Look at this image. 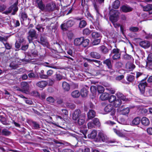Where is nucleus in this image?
<instances>
[{
  "mask_svg": "<svg viewBox=\"0 0 152 152\" xmlns=\"http://www.w3.org/2000/svg\"><path fill=\"white\" fill-rule=\"evenodd\" d=\"M110 20L112 23L116 22L118 20V18L120 14L119 12L117 10H111L110 11Z\"/></svg>",
  "mask_w": 152,
  "mask_h": 152,
  "instance_id": "f257e3e1",
  "label": "nucleus"
},
{
  "mask_svg": "<svg viewBox=\"0 0 152 152\" xmlns=\"http://www.w3.org/2000/svg\"><path fill=\"white\" fill-rule=\"evenodd\" d=\"M38 35L37 34L36 31L34 29H30L28 32V39L29 43H31L34 39L37 38Z\"/></svg>",
  "mask_w": 152,
  "mask_h": 152,
  "instance_id": "f03ea898",
  "label": "nucleus"
},
{
  "mask_svg": "<svg viewBox=\"0 0 152 152\" xmlns=\"http://www.w3.org/2000/svg\"><path fill=\"white\" fill-rule=\"evenodd\" d=\"M113 54L112 56V58L114 60L118 59L120 58L121 53L120 50L117 48L113 49L111 51L110 55V56Z\"/></svg>",
  "mask_w": 152,
  "mask_h": 152,
  "instance_id": "7ed1b4c3",
  "label": "nucleus"
},
{
  "mask_svg": "<svg viewBox=\"0 0 152 152\" xmlns=\"http://www.w3.org/2000/svg\"><path fill=\"white\" fill-rule=\"evenodd\" d=\"M18 3H15L13 5H11L8 9V10L5 12L6 14H8L11 12L12 11V15H15V12L18 11V8L17 6Z\"/></svg>",
  "mask_w": 152,
  "mask_h": 152,
  "instance_id": "20e7f679",
  "label": "nucleus"
},
{
  "mask_svg": "<svg viewBox=\"0 0 152 152\" xmlns=\"http://www.w3.org/2000/svg\"><path fill=\"white\" fill-rule=\"evenodd\" d=\"M82 115V114L80 109L75 110L72 114V119L76 121Z\"/></svg>",
  "mask_w": 152,
  "mask_h": 152,
  "instance_id": "39448f33",
  "label": "nucleus"
},
{
  "mask_svg": "<svg viewBox=\"0 0 152 152\" xmlns=\"http://www.w3.org/2000/svg\"><path fill=\"white\" fill-rule=\"evenodd\" d=\"M103 63L104 64L106 65L108 69H111L112 70V71H107L109 72L111 75L112 74L114 73L115 71L114 70L112 69L113 66L112 64L111 61L110 59H106L103 61Z\"/></svg>",
  "mask_w": 152,
  "mask_h": 152,
  "instance_id": "423d86ee",
  "label": "nucleus"
},
{
  "mask_svg": "<svg viewBox=\"0 0 152 152\" xmlns=\"http://www.w3.org/2000/svg\"><path fill=\"white\" fill-rule=\"evenodd\" d=\"M21 91L22 92L27 93L29 88V86L28 83L23 82L21 83Z\"/></svg>",
  "mask_w": 152,
  "mask_h": 152,
  "instance_id": "0eeeda50",
  "label": "nucleus"
},
{
  "mask_svg": "<svg viewBox=\"0 0 152 152\" xmlns=\"http://www.w3.org/2000/svg\"><path fill=\"white\" fill-rule=\"evenodd\" d=\"M75 22L73 20H69L67 21L66 23L62 24L61 27L62 29H66V27H70L72 26L75 24Z\"/></svg>",
  "mask_w": 152,
  "mask_h": 152,
  "instance_id": "6e6552de",
  "label": "nucleus"
},
{
  "mask_svg": "<svg viewBox=\"0 0 152 152\" xmlns=\"http://www.w3.org/2000/svg\"><path fill=\"white\" fill-rule=\"evenodd\" d=\"M146 82L144 81L140 82L138 85V87L142 94L144 93L145 87L147 86Z\"/></svg>",
  "mask_w": 152,
  "mask_h": 152,
  "instance_id": "1a4fd4ad",
  "label": "nucleus"
},
{
  "mask_svg": "<svg viewBox=\"0 0 152 152\" xmlns=\"http://www.w3.org/2000/svg\"><path fill=\"white\" fill-rule=\"evenodd\" d=\"M56 7L55 4L53 3H50L46 5L44 10L46 11H52Z\"/></svg>",
  "mask_w": 152,
  "mask_h": 152,
  "instance_id": "9d476101",
  "label": "nucleus"
},
{
  "mask_svg": "<svg viewBox=\"0 0 152 152\" xmlns=\"http://www.w3.org/2000/svg\"><path fill=\"white\" fill-rule=\"evenodd\" d=\"M133 8L128 5H124L120 7V10L124 12L127 13L132 11Z\"/></svg>",
  "mask_w": 152,
  "mask_h": 152,
  "instance_id": "9b49d317",
  "label": "nucleus"
},
{
  "mask_svg": "<svg viewBox=\"0 0 152 152\" xmlns=\"http://www.w3.org/2000/svg\"><path fill=\"white\" fill-rule=\"evenodd\" d=\"M135 67V65L132 63L128 62L126 64L125 68L129 71H132Z\"/></svg>",
  "mask_w": 152,
  "mask_h": 152,
  "instance_id": "f8f14e48",
  "label": "nucleus"
},
{
  "mask_svg": "<svg viewBox=\"0 0 152 152\" xmlns=\"http://www.w3.org/2000/svg\"><path fill=\"white\" fill-rule=\"evenodd\" d=\"M98 137L99 138V140H97L96 141H98L101 140L103 142L106 141L107 140V137L106 135L102 132H100L98 133Z\"/></svg>",
  "mask_w": 152,
  "mask_h": 152,
  "instance_id": "ddd939ff",
  "label": "nucleus"
},
{
  "mask_svg": "<svg viewBox=\"0 0 152 152\" xmlns=\"http://www.w3.org/2000/svg\"><path fill=\"white\" fill-rule=\"evenodd\" d=\"M85 114L82 113V115L77 119V123L79 125H82L85 123Z\"/></svg>",
  "mask_w": 152,
  "mask_h": 152,
  "instance_id": "4468645a",
  "label": "nucleus"
},
{
  "mask_svg": "<svg viewBox=\"0 0 152 152\" xmlns=\"http://www.w3.org/2000/svg\"><path fill=\"white\" fill-rule=\"evenodd\" d=\"M48 82L45 81H41L36 83L37 86L41 88H43L46 87L48 84Z\"/></svg>",
  "mask_w": 152,
  "mask_h": 152,
  "instance_id": "2eb2a0df",
  "label": "nucleus"
},
{
  "mask_svg": "<svg viewBox=\"0 0 152 152\" xmlns=\"http://www.w3.org/2000/svg\"><path fill=\"white\" fill-rule=\"evenodd\" d=\"M140 45L144 48H148L150 46V43L147 41H143L140 42L139 43Z\"/></svg>",
  "mask_w": 152,
  "mask_h": 152,
  "instance_id": "dca6fc26",
  "label": "nucleus"
},
{
  "mask_svg": "<svg viewBox=\"0 0 152 152\" xmlns=\"http://www.w3.org/2000/svg\"><path fill=\"white\" fill-rule=\"evenodd\" d=\"M96 112L93 110H90L87 113L88 118V119H91L94 118L95 116Z\"/></svg>",
  "mask_w": 152,
  "mask_h": 152,
  "instance_id": "f3484780",
  "label": "nucleus"
},
{
  "mask_svg": "<svg viewBox=\"0 0 152 152\" xmlns=\"http://www.w3.org/2000/svg\"><path fill=\"white\" fill-rule=\"evenodd\" d=\"M99 50L102 53L104 54H107L109 52V50L105 46L102 45L99 48Z\"/></svg>",
  "mask_w": 152,
  "mask_h": 152,
  "instance_id": "a211bd4d",
  "label": "nucleus"
},
{
  "mask_svg": "<svg viewBox=\"0 0 152 152\" xmlns=\"http://www.w3.org/2000/svg\"><path fill=\"white\" fill-rule=\"evenodd\" d=\"M83 41V37L76 38L75 39L74 43L76 45H81Z\"/></svg>",
  "mask_w": 152,
  "mask_h": 152,
  "instance_id": "6ab92c4d",
  "label": "nucleus"
},
{
  "mask_svg": "<svg viewBox=\"0 0 152 152\" xmlns=\"http://www.w3.org/2000/svg\"><path fill=\"white\" fill-rule=\"evenodd\" d=\"M90 56L93 58L99 59L100 58V55L96 52H92L90 53Z\"/></svg>",
  "mask_w": 152,
  "mask_h": 152,
  "instance_id": "aec40b11",
  "label": "nucleus"
},
{
  "mask_svg": "<svg viewBox=\"0 0 152 152\" xmlns=\"http://www.w3.org/2000/svg\"><path fill=\"white\" fill-rule=\"evenodd\" d=\"M0 121L3 124L7 125L9 124V122L5 117L3 115H0Z\"/></svg>",
  "mask_w": 152,
  "mask_h": 152,
  "instance_id": "412c9836",
  "label": "nucleus"
},
{
  "mask_svg": "<svg viewBox=\"0 0 152 152\" xmlns=\"http://www.w3.org/2000/svg\"><path fill=\"white\" fill-rule=\"evenodd\" d=\"M9 66L12 69L17 68L18 67L17 61L15 60L12 61L9 65Z\"/></svg>",
  "mask_w": 152,
  "mask_h": 152,
  "instance_id": "4be33fe9",
  "label": "nucleus"
},
{
  "mask_svg": "<svg viewBox=\"0 0 152 152\" xmlns=\"http://www.w3.org/2000/svg\"><path fill=\"white\" fill-rule=\"evenodd\" d=\"M97 134V132L95 130H94L88 135V137L89 138L94 139L96 137Z\"/></svg>",
  "mask_w": 152,
  "mask_h": 152,
  "instance_id": "5701e85b",
  "label": "nucleus"
},
{
  "mask_svg": "<svg viewBox=\"0 0 152 152\" xmlns=\"http://www.w3.org/2000/svg\"><path fill=\"white\" fill-rule=\"evenodd\" d=\"M142 124L145 126H147L149 124V121L148 118L145 117H143L142 118L141 120Z\"/></svg>",
  "mask_w": 152,
  "mask_h": 152,
  "instance_id": "b1692460",
  "label": "nucleus"
},
{
  "mask_svg": "<svg viewBox=\"0 0 152 152\" xmlns=\"http://www.w3.org/2000/svg\"><path fill=\"white\" fill-rule=\"evenodd\" d=\"M36 2L39 8L42 10H44L45 6L42 3V0H36Z\"/></svg>",
  "mask_w": 152,
  "mask_h": 152,
  "instance_id": "393cba45",
  "label": "nucleus"
},
{
  "mask_svg": "<svg viewBox=\"0 0 152 152\" xmlns=\"http://www.w3.org/2000/svg\"><path fill=\"white\" fill-rule=\"evenodd\" d=\"M85 59L90 63H91L92 62H94L96 63L97 64V65H96L97 67H99V66L101 65L102 64V63L100 61L96 60L91 59L88 58H86Z\"/></svg>",
  "mask_w": 152,
  "mask_h": 152,
  "instance_id": "a878e982",
  "label": "nucleus"
},
{
  "mask_svg": "<svg viewBox=\"0 0 152 152\" xmlns=\"http://www.w3.org/2000/svg\"><path fill=\"white\" fill-rule=\"evenodd\" d=\"M144 11H148L152 10V4H148L142 7Z\"/></svg>",
  "mask_w": 152,
  "mask_h": 152,
  "instance_id": "bb28decb",
  "label": "nucleus"
},
{
  "mask_svg": "<svg viewBox=\"0 0 152 152\" xmlns=\"http://www.w3.org/2000/svg\"><path fill=\"white\" fill-rule=\"evenodd\" d=\"M113 109L112 105L109 104L107 105L104 108V111L107 113H108L112 110Z\"/></svg>",
  "mask_w": 152,
  "mask_h": 152,
  "instance_id": "cd10ccee",
  "label": "nucleus"
},
{
  "mask_svg": "<svg viewBox=\"0 0 152 152\" xmlns=\"http://www.w3.org/2000/svg\"><path fill=\"white\" fill-rule=\"evenodd\" d=\"M80 93L78 90L74 91L71 94L72 96L74 98L78 97L80 96Z\"/></svg>",
  "mask_w": 152,
  "mask_h": 152,
  "instance_id": "c85d7f7f",
  "label": "nucleus"
},
{
  "mask_svg": "<svg viewBox=\"0 0 152 152\" xmlns=\"http://www.w3.org/2000/svg\"><path fill=\"white\" fill-rule=\"evenodd\" d=\"M118 111H120L121 112V113L124 115H126L128 114L129 112V108L127 107L125 109L121 110L120 108H118Z\"/></svg>",
  "mask_w": 152,
  "mask_h": 152,
  "instance_id": "c756f323",
  "label": "nucleus"
},
{
  "mask_svg": "<svg viewBox=\"0 0 152 152\" xmlns=\"http://www.w3.org/2000/svg\"><path fill=\"white\" fill-rule=\"evenodd\" d=\"M140 118L139 117L135 118L132 121V124L133 125H138L140 121Z\"/></svg>",
  "mask_w": 152,
  "mask_h": 152,
  "instance_id": "7c9ffc66",
  "label": "nucleus"
},
{
  "mask_svg": "<svg viewBox=\"0 0 152 152\" xmlns=\"http://www.w3.org/2000/svg\"><path fill=\"white\" fill-rule=\"evenodd\" d=\"M62 87L66 91H68L70 89L69 85L65 82H64L62 83Z\"/></svg>",
  "mask_w": 152,
  "mask_h": 152,
  "instance_id": "2f4dec72",
  "label": "nucleus"
},
{
  "mask_svg": "<svg viewBox=\"0 0 152 152\" xmlns=\"http://www.w3.org/2000/svg\"><path fill=\"white\" fill-rule=\"evenodd\" d=\"M109 98V94L106 93L102 94L100 96V98L102 100L107 99Z\"/></svg>",
  "mask_w": 152,
  "mask_h": 152,
  "instance_id": "473e14b6",
  "label": "nucleus"
},
{
  "mask_svg": "<svg viewBox=\"0 0 152 152\" xmlns=\"http://www.w3.org/2000/svg\"><path fill=\"white\" fill-rule=\"evenodd\" d=\"M120 5V1L118 0H116L114 2L112 5L113 8L117 9L119 8Z\"/></svg>",
  "mask_w": 152,
  "mask_h": 152,
  "instance_id": "72a5a7b5",
  "label": "nucleus"
},
{
  "mask_svg": "<svg viewBox=\"0 0 152 152\" xmlns=\"http://www.w3.org/2000/svg\"><path fill=\"white\" fill-rule=\"evenodd\" d=\"M121 99H116L113 103V106L115 107H118L121 104Z\"/></svg>",
  "mask_w": 152,
  "mask_h": 152,
  "instance_id": "f704fd0d",
  "label": "nucleus"
},
{
  "mask_svg": "<svg viewBox=\"0 0 152 152\" xmlns=\"http://www.w3.org/2000/svg\"><path fill=\"white\" fill-rule=\"evenodd\" d=\"M88 93V91L85 88H83L81 89V91L80 94L82 96L86 97L87 96Z\"/></svg>",
  "mask_w": 152,
  "mask_h": 152,
  "instance_id": "c9c22d12",
  "label": "nucleus"
},
{
  "mask_svg": "<svg viewBox=\"0 0 152 152\" xmlns=\"http://www.w3.org/2000/svg\"><path fill=\"white\" fill-rule=\"evenodd\" d=\"M141 28H140V30H141ZM139 30V28L137 27L132 26L129 28V30L130 31L134 32H138Z\"/></svg>",
  "mask_w": 152,
  "mask_h": 152,
  "instance_id": "e433bc0d",
  "label": "nucleus"
},
{
  "mask_svg": "<svg viewBox=\"0 0 152 152\" xmlns=\"http://www.w3.org/2000/svg\"><path fill=\"white\" fill-rule=\"evenodd\" d=\"M87 25L86 21L84 20H82L80 21L79 23V27L80 28H83L86 26Z\"/></svg>",
  "mask_w": 152,
  "mask_h": 152,
  "instance_id": "4c0bfd02",
  "label": "nucleus"
},
{
  "mask_svg": "<svg viewBox=\"0 0 152 152\" xmlns=\"http://www.w3.org/2000/svg\"><path fill=\"white\" fill-rule=\"evenodd\" d=\"M134 76L131 75H129L126 77V79L130 82H132L134 81Z\"/></svg>",
  "mask_w": 152,
  "mask_h": 152,
  "instance_id": "58836bf2",
  "label": "nucleus"
},
{
  "mask_svg": "<svg viewBox=\"0 0 152 152\" xmlns=\"http://www.w3.org/2000/svg\"><path fill=\"white\" fill-rule=\"evenodd\" d=\"M66 106L68 108L72 109L75 108V105L74 103H72L68 102L66 103Z\"/></svg>",
  "mask_w": 152,
  "mask_h": 152,
  "instance_id": "ea45409f",
  "label": "nucleus"
},
{
  "mask_svg": "<svg viewBox=\"0 0 152 152\" xmlns=\"http://www.w3.org/2000/svg\"><path fill=\"white\" fill-rule=\"evenodd\" d=\"M89 41L88 39H84V37H83V41L81 45L83 46L86 47L88 45Z\"/></svg>",
  "mask_w": 152,
  "mask_h": 152,
  "instance_id": "a19ab883",
  "label": "nucleus"
},
{
  "mask_svg": "<svg viewBox=\"0 0 152 152\" xmlns=\"http://www.w3.org/2000/svg\"><path fill=\"white\" fill-rule=\"evenodd\" d=\"M46 101L48 103L52 104L54 102V99L52 96H49L46 99Z\"/></svg>",
  "mask_w": 152,
  "mask_h": 152,
  "instance_id": "79ce46f5",
  "label": "nucleus"
},
{
  "mask_svg": "<svg viewBox=\"0 0 152 152\" xmlns=\"http://www.w3.org/2000/svg\"><path fill=\"white\" fill-rule=\"evenodd\" d=\"M113 130L114 132L119 137H124V134L120 130L115 129H113Z\"/></svg>",
  "mask_w": 152,
  "mask_h": 152,
  "instance_id": "37998d69",
  "label": "nucleus"
},
{
  "mask_svg": "<svg viewBox=\"0 0 152 152\" xmlns=\"http://www.w3.org/2000/svg\"><path fill=\"white\" fill-rule=\"evenodd\" d=\"M40 41H37V42L40 43H41V44L42 45H46V43H47V41L46 39L43 38V37H42L41 36L40 38Z\"/></svg>",
  "mask_w": 152,
  "mask_h": 152,
  "instance_id": "c03bdc74",
  "label": "nucleus"
},
{
  "mask_svg": "<svg viewBox=\"0 0 152 152\" xmlns=\"http://www.w3.org/2000/svg\"><path fill=\"white\" fill-rule=\"evenodd\" d=\"M116 95L118 98L123 100L124 101H125V98L123 94L120 92H118L116 94Z\"/></svg>",
  "mask_w": 152,
  "mask_h": 152,
  "instance_id": "a18cd8bd",
  "label": "nucleus"
},
{
  "mask_svg": "<svg viewBox=\"0 0 152 152\" xmlns=\"http://www.w3.org/2000/svg\"><path fill=\"white\" fill-rule=\"evenodd\" d=\"M1 134L3 135L7 136L10 134V132L7 129H4L2 130Z\"/></svg>",
  "mask_w": 152,
  "mask_h": 152,
  "instance_id": "49530a36",
  "label": "nucleus"
},
{
  "mask_svg": "<svg viewBox=\"0 0 152 152\" xmlns=\"http://www.w3.org/2000/svg\"><path fill=\"white\" fill-rule=\"evenodd\" d=\"M109 100L110 102H114L116 99V96L113 95L110 96V97L109 96Z\"/></svg>",
  "mask_w": 152,
  "mask_h": 152,
  "instance_id": "de8ad7c7",
  "label": "nucleus"
},
{
  "mask_svg": "<svg viewBox=\"0 0 152 152\" xmlns=\"http://www.w3.org/2000/svg\"><path fill=\"white\" fill-rule=\"evenodd\" d=\"M93 123L95 125L99 126L100 125V123L99 119L97 118H95L93 120Z\"/></svg>",
  "mask_w": 152,
  "mask_h": 152,
  "instance_id": "09e8293b",
  "label": "nucleus"
},
{
  "mask_svg": "<svg viewBox=\"0 0 152 152\" xmlns=\"http://www.w3.org/2000/svg\"><path fill=\"white\" fill-rule=\"evenodd\" d=\"M21 18L23 20H28L29 21L28 19H27V14L24 12H22L21 14Z\"/></svg>",
  "mask_w": 152,
  "mask_h": 152,
  "instance_id": "8fccbe9b",
  "label": "nucleus"
},
{
  "mask_svg": "<svg viewBox=\"0 0 152 152\" xmlns=\"http://www.w3.org/2000/svg\"><path fill=\"white\" fill-rule=\"evenodd\" d=\"M97 90L99 93H102L104 91V88L102 86H98Z\"/></svg>",
  "mask_w": 152,
  "mask_h": 152,
  "instance_id": "3c124183",
  "label": "nucleus"
},
{
  "mask_svg": "<svg viewBox=\"0 0 152 152\" xmlns=\"http://www.w3.org/2000/svg\"><path fill=\"white\" fill-rule=\"evenodd\" d=\"M36 28L38 31L40 32H43L44 29V28L43 27L39 25H37L36 27Z\"/></svg>",
  "mask_w": 152,
  "mask_h": 152,
  "instance_id": "603ef678",
  "label": "nucleus"
},
{
  "mask_svg": "<svg viewBox=\"0 0 152 152\" xmlns=\"http://www.w3.org/2000/svg\"><path fill=\"white\" fill-rule=\"evenodd\" d=\"M146 64L147 68L152 69V61H146Z\"/></svg>",
  "mask_w": 152,
  "mask_h": 152,
  "instance_id": "864d4df0",
  "label": "nucleus"
},
{
  "mask_svg": "<svg viewBox=\"0 0 152 152\" xmlns=\"http://www.w3.org/2000/svg\"><path fill=\"white\" fill-rule=\"evenodd\" d=\"M122 65L123 64L122 62L118 61L116 62V63L115 64V67L116 68L118 69H119L121 67Z\"/></svg>",
  "mask_w": 152,
  "mask_h": 152,
  "instance_id": "5fc2aeb1",
  "label": "nucleus"
},
{
  "mask_svg": "<svg viewBox=\"0 0 152 152\" xmlns=\"http://www.w3.org/2000/svg\"><path fill=\"white\" fill-rule=\"evenodd\" d=\"M83 33L84 34L88 35L91 33V31L88 28H86L83 30Z\"/></svg>",
  "mask_w": 152,
  "mask_h": 152,
  "instance_id": "6e6d98bb",
  "label": "nucleus"
},
{
  "mask_svg": "<svg viewBox=\"0 0 152 152\" xmlns=\"http://www.w3.org/2000/svg\"><path fill=\"white\" fill-rule=\"evenodd\" d=\"M92 36L93 38L95 39L99 37L100 35L97 32H93L92 33Z\"/></svg>",
  "mask_w": 152,
  "mask_h": 152,
  "instance_id": "4d7b16f0",
  "label": "nucleus"
},
{
  "mask_svg": "<svg viewBox=\"0 0 152 152\" xmlns=\"http://www.w3.org/2000/svg\"><path fill=\"white\" fill-rule=\"evenodd\" d=\"M6 48L7 49H10L12 47V45L10 44L9 43L6 42V43H3Z\"/></svg>",
  "mask_w": 152,
  "mask_h": 152,
  "instance_id": "13d9d810",
  "label": "nucleus"
},
{
  "mask_svg": "<svg viewBox=\"0 0 152 152\" xmlns=\"http://www.w3.org/2000/svg\"><path fill=\"white\" fill-rule=\"evenodd\" d=\"M33 126L35 129H37L39 128V125L36 122L33 121L32 122Z\"/></svg>",
  "mask_w": 152,
  "mask_h": 152,
  "instance_id": "bf43d9fd",
  "label": "nucleus"
},
{
  "mask_svg": "<svg viewBox=\"0 0 152 152\" xmlns=\"http://www.w3.org/2000/svg\"><path fill=\"white\" fill-rule=\"evenodd\" d=\"M55 76L56 80H60L63 78V77L59 74H56Z\"/></svg>",
  "mask_w": 152,
  "mask_h": 152,
  "instance_id": "052dcab7",
  "label": "nucleus"
},
{
  "mask_svg": "<svg viewBox=\"0 0 152 152\" xmlns=\"http://www.w3.org/2000/svg\"><path fill=\"white\" fill-rule=\"evenodd\" d=\"M88 127L89 129H91L95 127V125L94 123L92 122H90L88 124Z\"/></svg>",
  "mask_w": 152,
  "mask_h": 152,
  "instance_id": "680f3d73",
  "label": "nucleus"
},
{
  "mask_svg": "<svg viewBox=\"0 0 152 152\" xmlns=\"http://www.w3.org/2000/svg\"><path fill=\"white\" fill-rule=\"evenodd\" d=\"M7 37H1L0 36V41L2 42L3 43H4V41H7L8 39Z\"/></svg>",
  "mask_w": 152,
  "mask_h": 152,
  "instance_id": "e2e57ef3",
  "label": "nucleus"
},
{
  "mask_svg": "<svg viewBox=\"0 0 152 152\" xmlns=\"http://www.w3.org/2000/svg\"><path fill=\"white\" fill-rule=\"evenodd\" d=\"M106 90L109 91V93L111 94H114L115 92V91L112 88H106Z\"/></svg>",
  "mask_w": 152,
  "mask_h": 152,
  "instance_id": "0e129e2a",
  "label": "nucleus"
},
{
  "mask_svg": "<svg viewBox=\"0 0 152 152\" xmlns=\"http://www.w3.org/2000/svg\"><path fill=\"white\" fill-rule=\"evenodd\" d=\"M90 90L93 93H94L96 91V87L95 86H92L90 88Z\"/></svg>",
  "mask_w": 152,
  "mask_h": 152,
  "instance_id": "69168bd1",
  "label": "nucleus"
},
{
  "mask_svg": "<svg viewBox=\"0 0 152 152\" xmlns=\"http://www.w3.org/2000/svg\"><path fill=\"white\" fill-rule=\"evenodd\" d=\"M152 61V53H149L147 58V60L146 61Z\"/></svg>",
  "mask_w": 152,
  "mask_h": 152,
  "instance_id": "338daca9",
  "label": "nucleus"
},
{
  "mask_svg": "<svg viewBox=\"0 0 152 152\" xmlns=\"http://www.w3.org/2000/svg\"><path fill=\"white\" fill-rule=\"evenodd\" d=\"M124 58L126 60H130L132 59V57L131 56L128 54H126L124 56Z\"/></svg>",
  "mask_w": 152,
  "mask_h": 152,
  "instance_id": "774afa93",
  "label": "nucleus"
}]
</instances>
